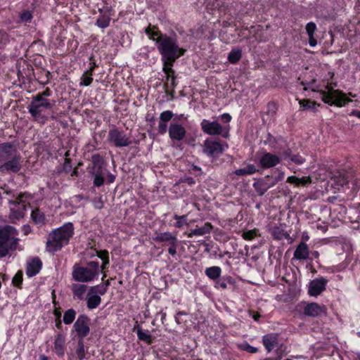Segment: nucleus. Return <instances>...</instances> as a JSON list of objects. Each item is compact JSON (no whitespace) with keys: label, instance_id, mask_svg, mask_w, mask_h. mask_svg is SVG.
I'll return each mask as SVG.
<instances>
[{"label":"nucleus","instance_id":"14","mask_svg":"<svg viewBox=\"0 0 360 360\" xmlns=\"http://www.w3.org/2000/svg\"><path fill=\"white\" fill-rule=\"evenodd\" d=\"M224 150V146L219 140L207 138L203 142L202 152L209 158H217Z\"/></svg>","mask_w":360,"mask_h":360},{"label":"nucleus","instance_id":"38","mask_svg":"<svg viewBox=\"0 0 360 360\" xmlns=\"http://www.w3.org/2000/svg\"><path fill=\"white\" fill-rule=\"evenodd\" d=\"M242 58V50L239 47L231 49L228 55V61L231 64H237Z\"/></svg>","mask_w":360,"mask_h":360},{"label":"nucleus","instance_id":"63","mask_svg":"<svg viewBox=\"0 0 360 360\" xmlns=\"http://www.w3.org/2000/svg\"><path fill=\"white\" fill-rule=\"evenodd\" d=\"M335 182L337 184L338 186L343 187L348 183V181L345 177H338L336 179H335Z\"/></svg>","mask_w":360,"mask_h":360},{"label":"nucleus","instance_id":"32","mask_svg":"<svg viewBox=\"0 0 360 360\" xmlns=\"http://www.w3.org/2000/svg\"><path fill=\"white\" fill-rule=\"evenodd\" d=\"M86 300V307L89 309H96L101 303V296L91 292L89 290L87 293Z\"/></svg>","mask_w":360,"mask_h":360},{"label":"nucleus","instance_id":"11","mask_svg":"<svg viewBox=\"0 0 360 360\" xmlns=\"http://www.w3.org/2000/svg\"><path fill=\"white\" fill-rule=\"evenodd\" d=\"M153 240L158 243H162V246L168 245V252L172 256L176 255L179 245L177 232H156Z\"/></svg>","mask_w":360,"mask_h":360},{"label":"nucleus","instance_id":"30","mask_svg":"<svg viewBox=\"0 0 360 360\" xmlns=\"http://www.w3.org/2000/svg\"><path fill=\"white\" fill-rule=\"evenodd\" d=\"M284 178V173L278 168L273 171L271 175H266L261 180H264L266 184H272V187L274 186L278 181H282Z\"/></svg>","mask_w":360,"mask_h":360},{"label":"nucleus","instance_id":"39","mask_svg":"<svg viewBox=\"0 0 360 360\" xmlns=\"http://www.w3.org/2000/svg\"><path fill=\"white\" fill-rule=\"evenodd\" d=\"M259 172L256 166L253 164H248L243 168H239L235 171L237 176L251 175Z\"/></svg>","mask_w":360,"mask_h":360},{"label":"nucleus","instance_id":"19","mask_svg":"<svg viewBox=\"0 0 360 360\" xmlns=\"http://www.w3.org/2000/svg\"><path fill=\"white\" fill-rule=\"evenodd\" d=\"M168 134L172 141H181L186 137V128L174 120L169 126Z\"/></svg>","mask_w":360,"mask_h":360},{"label":"nucleus","instance_id":"27","mask_svg":"<svg viewBox=\"0 0 360 360\" xmlns=\"http://www.w3.org/2000/svg\"><path fill=\"white\" fill-rule=\"evenodd\" d=\"M299 104L300 110H309L313 112H316L318 111V108L322 106L321 103L309 98L300 100Z\"/></svg>","mask_w":360,"mask_h":360},{"label":"nucleus","instance_id":"13","mask_svg":"<svg viewBox=\"0 0 360 360\" xmlns=\"http://www.w3.org/2000/svg\"><path fill=\"white\" fill-rule=\"evenodd\" d=\"M200 127L205 134L210 136L221 135L225 139L229 136V127H222L217 121L203 119L200 122Z\"/></svg>","mask_w":360,"mask_h":360},{"label":"nucleus","instance_id":"42","mask_svg":"<svg viewBox=\"0 0 360 360\" xmlns=\"http://www.w3.org/2000/svg\"><path fill=\"white\" fill-rule=\"evenodd\" d=\"M236 347L239 350L245 351L250 354H255L259 351L258 348L250 345L247 341L237 344Z\"/></svg>","mask_w":360,"mask_h":360},{"label":"nucleus","instance_id":"56","mask_svg":"<svg viewBox=\"0 0 360 360\" xmlns=\"http://www.w3.org/2000/svg\"><path fill=\"white\" fill-rule=\"evenodd\" d=\"M8 42H9L8 34L2 30H0V44L2 45H6Z\"/></svg>","mask_w":360,"mask_h":360},{"label":"nucleus","instance_id":"31","mask_svg":"<svg viewBox=\"0 0 360 360\" xmlns=\"http://www.w3.org/2000/svg\"><path fill=\"white\" fill-rule=\"evenodd\" d=\"M173 219L174 220V224H172V219H170L169 222V226L174 227L177 229H181L184 226H188V214L179 215L174 214L173 215Z\"/></svg>","mask_w":360,"mask_h":360},{"label":"nucleus","instance_id":"58","mask_svg":"<svg viewBox=\"0 0 360 360\" xmlns=\"http://www.w3.org/2000/svg\"><path fill=\"white\" fill-rule=\"evenodd\" d=\"M214 287L217 288L226 289L228 285L221 276L215 281Z\"/></svg>","mask_w":360,"mask_h":360},{"label":"nucleus","instance_id":"29","mask_svg":"<svg viewBox=\"0 0 360 360\" xmlns=\"http://www.w3.org/2000/svg\"><path fill=\"white\" fill-rule=\"evenodd\" d=\"M212 229V225L210 222H205L202 226H198L194 229L191 230L188 233V238H193L195 236H204L207 233H210Z\"/></svg>","mask_w":360,"mask_h":360},{"label":"nucleus","instance_id":"21","mask_svg":"<svg viewBox=\"0 0 360 360\" xmlns=\"http://www.w3.org/2000/svg\"><path fill=\"white\" fill-rule=\"evenodd\" d=\"M279 335L276 333L266 334L262 338V342L267 353L271 352L278 346Z\"/></svg>","mask_w":360,"mask_h":360},{"label":"nucleus","instance_id":"43","mask_svg":"<svg viewBox=\"0 0 360 360\" xmlns=\"http://www.w3.org/2000/svg\"><path fill=\"white\" fill-rule=\"evenodd\" d=\"M96 252V255L102 260V264L110 265L109 252L107 250H94Z\"/></svg>","mask_w":360,"mask_h":360},{"label":"nucleus","instance_id":"26","mask_svg":"<svg viewBox=\"0 0 360 360\" xmlns=\"http://www.w3.org/2000/svg\"><path fill=\"white\" fill-rule=\"evenodd\" d=\"M309 257V248L307 243L300 242L297 246L292 259L307 260Z\"/></svg>","mask_w":360,"mask_h":360},{"label":"nucleus","instance_id":"17","mask_svg":"<svg viewBox=\"0 0 360 360\" xmlns=\"http://www.w3.org/2000/svg\"><path fill=\"white\" fill-rule=\"evenodd\" d=\"M328 280L324 277L311 280L308 285V294L311 297H317L326 290Z\"/></svg>","mask_w":360,"mask_h":360},{"label":"nucleus","instance_id":"24","mask_svg":"<svg viewBox=\"0 0 360 360\" xmlns=\"http://www.w3.org/2000/svg\"><path fill=\"white\" fill-rule=\"evenodd\" d=\"M42 267L41 259L36 257L30 262H27L26 267V274L29 278L33 277L39 273Z\"/></svg>","mask_w":360,"mask_h":360},{"label":"nucleus","instance_id":"23","mask_svg":"<svg viewBox=\"0 0 360 360\" xmlns=\"http://www.w3.org/2000/svg\"><path fill=\"white\" fill-rule=\"evenodd\" d=\"M174 112L171 110H165L160 115L158 122V134L160 135L165 134L167 131L169 127L167 123L173 118Z\"/></svg>","mask_w":360,"mask_h":360},{"label":"nucleus","instance_id":"59","mask_svg":"<svg viewBox=\"0 0 360 360\" xmlns=\"http://www.w3.org/2000/svg\"><path fill=\"white\" fill-rule=\"evenodd\" d=\"M249 316L253 319L256 322H259L261 318V315L259 312L255 311L252 309L248 311Z\"/></svg>","mask_w":360,"mask_h":360},{"label":"nucleus","instance_id":"51","mask_svg":"<svg viewBox=\"0 0 360 360\" xmlns=\"http://www.w3.org/2000/svg\"><path fill=\"white\" fill-rule=\"evenodd\" d=\"M68 152H66L65 162L63 166V171L67 174L70 173L72 169V161L70 158H68Z\"/></svg>","mask_w":360,"mask_h":360},{"label":"nucleus","instance_id":"7","mask_svg":"<svg viewBox=\"0 0 360 360\" xmlns=\"http://www.w3.org/2000/svg\"><path fill=\"white\" fill-rule=\"evenodd\" d=\"M91 162L87 167V172L93 181L94 186L99 188L105 182V174H108L106 163L99 153L92 155Z\"/></svg>","mask_w":360,"mask_h":360},{"label":"nucleus","instance_id":"25","mask_svg":"<svg viewBox=\"0 0 360 360\" xmlns=\"http://www.w3.org/2000/svg\"><path fill=\"white\" fill-rule=\"evenodd\" d=\"M65 337L63 333H58L54 340L53 350L58 357H63L65 351Z\"/></svg>","mask_w":360,"mask_h":360},{"label":"nucleus","instance_id":"46","mask_svg":"<svg viewBox=\"0 0 360 360\" xmlns=\"http://www.w3.org/2000/svg\"><path fill=\"white\" fill-rule=\"evenodd\" d=\"M271 235L276 240H282L287 237L288 233L279 227L275 226L271 230Z\"/></svg>","mask_w":360,"mask_h":360},{"label":"nucleus","instance_id":"61","mask_svg":"<svg viewBox=\"0 0 360 360\" xmlns=\"http://www.w3.org/2000/svg\"><path fill=\"white\" fill-rule=\"evenodd\" d=\"M183 315H186V312L184 311H179L178 312H176V314H175L174 316V319H175V321L176 323L178 324V325H180L184 321L181 319V318L180 317L181 316H183Z\"/></svg>","mask_w":360,"mask_h":360},{"label":"nucleus","instance_id":"44","mask_svg":"<svg viewBox=\"0 0 360 360\" xmlns=\"http://www.w3.org/2000/svg\"><path fill=\"white\" fill-rule=\"evenodd\" d=\"M75 353L79 360H84L85 358L84 340H77Z\"/></svg>","mask_w":360,"mask_h":360},{"label":"nucleus","instance_id":"62","mask_svg":"<svg viewBox=\"0 0 360 360\" xmlns=\"http://www.w3.org/2000/svg\"><path fill=\"white\" fill-rule=\"evenodd\" d=\"M115 180V176L108 169V174H105V182L107 184H112Z\"/></svg>","mask_w":360,"mask_h":360},{"label":"nucleus","instance_id":"60","mask_svg":"<svg viewBox=\"0 0 360 360\" xmlns=\"http://www.w3.org/2000/svg\"><path fill=\"white\" fill-rule=\"evenodd\" d=\"M109 265L104 266V264H102L101 266L99 265V271L101 270L103 276H102V281H104V278L107 277V273L108 271Z\"/></svg>","mask_w":360,"mask_h":360},{"label":"nucleus","instance_id":"15","mask_svg":"<svg viewBox=\"0 0 360 360\" xmlns=\"http://www.w3.org/2000/svg\"><path fill=\"white\" fill-rule=\"evenodd\" d=\"M108 141L117 148L126 147L131 143L130 138L127 136L124 131L117 128L109 131Z\"/></svg>","mask_w":360,"mask_h":360},{"label":"nucleus","instance_id":"64","mask_svg":"<svg viewBox=\"0 0 360 360\" xmlns=\"http://www.w3.org/2000/svg\"><path fill=\"white\" fill-rule=\"evenodd\" d=\"M220 118L224 123H229L232 119L229 113H224L221 115Z\"/></svg>","mask_w":360,"mask_h":360},{"label":"nucleus","instance_id":"40","mask_svg":"<svg viewBox=\"0 0 360 360\" xmlns=\"http://www.w3.org/2000/svg\"><path fill=\"white\" fill-rule=\"evenodd\" d=\"M77 312L73 308H70L65 311L63 316V321L65 325L72 324L75 318H76Z\"/></svg>","mask_w":360,"mask_h":360},{"label":"nucleus","instance_id":"4","mask_svg":"<svg viewBox=\"0 0 360 360\" xmlns=\"http://www.w3.org/2000/svg\"><path fill=\"white\" fill-rule=\"evenodd\" d=\"M75 233V227L72 222H66L61 226L53 229L47 236L46 248L49 252L60 251L68 245Z\"/></svg>","mask_w":360,"mask_h":360},{"label":"nucleus","instance_id":"18","mask_svg":"<svg viewBox=\"0 0 360 360\" xmlns=\"http://www.w3.org/2000/svg\"><path fill=\"white\" fill-rule=\"evenodd\" d=\"M281 163V158L276 154L265 152L259 159L258 165L262 169H267L276 167Z\"/></svg>","mask_w":360,"mask_h":360},{"label":"nucleus","instance_id":"28","mask_svg":"<svg viewBox=\"0 0 360 360\" xmlns=\"http://www.w3.org/2000/svg\"><path fill=\"white\" fill-rule=\"evenodd\" d=\"M32 223L38 227L44 226L46 223V218L44 213L39 209H34L30 214Z\"/></svg>","mask_w":360,"mask_h":360},{"label":"nucleus","instance_id":"22","mask_svg":"<svg viewBox=\"0 0 360 360\" xmlns=\"http://www.w3.org/2000/svg\"><path fill=\"white\" fill-rule=\"evenodd\" d=\"M133 331L136 333L139 341H142L148 345H152L155 339V338L150 334L148 330L143 329L137 322L134 326Z\"/></svg>","mask_w":360,"mask_h":360},{"label":"nucleus","instance_id":"48","mask_svg":"<svg viewBox=\"0 0 360 360\" xmlns=\"http://www.w3.org/2000/svg\"><path fill=\"white\" fill-rule=\"evenodd\" d=\"M89 290L91 292H93L96 295H98L99 296L104 295L108 291V290L102 284L91 286Z\"/></svg>","mask_w":360,"mask_h":360},{"label":"nucleus","instance_id":"5","mask_svg":"<svg viewBox=\"0 0 360 360\" xmlns=\"http://www.w3.org/2000/svg\"><path fill=\"white\" fill-rule=\"evenodd\" d=\"M187 52L186 49H184L179 51L172 53V55L166 56V58H161L162 63V71L166 75L164 88L167 94L173 97L175 94V88L178 82H176V76L175 70L172 68L175 62L181 56H184Z\"/></svg>","mask_w":360,"mask_h":360},{"label":"nucleus","instance_id":"6","mask_svg":"<svg viewBox=\"0 0 360 360\" xmlns=\"http://www.w3.org/2000/svg\"><path fill=\"white\" fill-rule=\"evenodd\" d=\"M336 83H328L325 85L324 89L316 86L312 89L313 91L318 92L321 96V101L330 106L334 105L342 108L352 102V100L347 97V94L340 89H335Z\"/></svg>","mask_w":360,"mask_h":360},{"label":"nucleus","instance_id":"57","mask_svg":"<svg viewBox=\"0 0 360 360\" xmlns=\"http://www.w3.org/2000/svg\"><path fill=\"white\" fill-rule=\"evenodd\" d=\"M257 232V231L255 229L246 231L243 235V238L245 240H252L253 238H255L256 237Z\"/></svg>","mask_w":360,"mask_h":360},{"label":"nucleus","instance_id":"2","mask_svg":"<svg viewBox=\"0 0 360 360\" xmlns=\"http://www.w3.org/2000/svg\"><path fill=\"white\" fill-rule=\"evenodd\" d=\"M145 33L148 37L155 42L157 49L161 58H166V56L184 49L179 44L177 34L172 32L170 35L163 34L156 25L149 24L145 28Z\"/></svg>","mask_w":360,"mask_h":360},{"label":"nucleus","instance_id":"45","mask_svg":"<svg viewBox=\"0 0 360 360\" xmlns=\"http://www.w3.org/2000/svg\"><path fill=\"white\" fill-rule=\"evenodd\" d=\"M23 281V272L22 270H18L12 279V284L19 288L22 289Z\"/></svg>","mask_w":360,"mask_h":360},{"label":"nucleus","instance_id":"9","mask_svg":"<svg viewBox=\"0 0 360 360\" xmlns=\"http://www.w3.org/2000/svg\"><path fill=\"white\" fill-rule=\"evenodd\" d=\"M99 274V262L90 261L86 266L75 264L72 267V279L79 283H89L94 281Z\"/></svg>","mask_w":360,"mask_h":360},{"label":"nucleus","instance_id":"53","mask_svg":"<svg viewBox=\"0 0 360 360\" xmlns=\"http://www.w3.org/2000/svg\"><path fill=\"white\" fill-rule=\"evenodd\" d=\"M44 76L42 77H39L38 79H37V81L39 82V84H42V85H46L47 84H49V80L51 79V73L49 71H44Z\"/></svg>","mask_w":360,"mask_h":360},{"label":"nucleus","instance_id":"50","mask_svg":"<svg viewBox=\"0 0 360 360\" xmlns=\"http://www.w3.org/2000/svg\"><path fill=\"white\" fill-rule=\"evenodd\" d=\"M33 18V15L31 11L25 10L20 15V19L22 22H30Z\"/></svg>","mask_w":360,"mask_h":360},{"label":"nucleus","instance_id":"35","mask_svg":"<svg viewBox=\"0 0 360 360\" xmlns=\"http://www.w3.org/2000/svg\"><path fill=\"white\" fill-rule=\"evenodd\" d=\"M286 182L290 184H293L296 187H300L304 186L311 184V179L310 176H302L299 178L296 176H290L288 177Z\"/></svg>","mask_w":360,"mask_h":360},{"label":"nucleus","instance_id":"49","mask_svg":"<svg viewBox=\"0 0 360 360\" xmlns=\"http://www.w3.org/2000/svg\"><path fill=\"white\" fill-rule=\"evenodd\" d=\"M278 110V105L276 102L270 101L266 105V112L268 115L274 116Z\"/></svg>","mask_w":360,"mask_h":360},{"label":"nucleus","instance_id":"20","mask_svg":"<svg viewBox=\"0 0 360 360\" xmlns=\"http://www.w3.org/2000/svg\"><path fill=\"white\" fill-rule=\"evenodd\" d=\"M302 313L309 317H316L326 312V307L316 302H302Z\"/></svg>","mask_w":360,"mask_h":360},{"label":"nucleus","instance_id":"36","mask_svg":"<svg viewBox=\"0 0 360 360\" xmlns=\"http://www.w3.org/2000/svg\"><path fill=\"white\" fill-rule=\"evenodd\" d=\"M253 187L257 194L260 196L263 195L270 188L272 187V184H266L264 180L258 179L253 184Z\"/></svg>","mask_w":360,"mask_h":360},{"label":"nucleus","instance_id":"55","mask_svg":"<svg viewBox=\"0 0 360 360\" xmlns=\"http://www.w3.org/2000/svg\"><path fill=\"white\" fill-rule=\"evenodd\" d=\"M305 29L308 36L314 35V32L316 30V25L314 22H309L306 25Z\"/></svg>","mask_w":360,"mask_h":360},{"label":"nucleus","instance_id":"34","mask_svg":"<svg viewBox=\"0 0 360 360\" xmlns=\"http://www.w3.org/2000/svg\"><path fill=\"white\" fill-rule=\"evenodd\" d=\"M100 15L98 17L95 25L100 28L105 29L110 25L111 20L110 15L106 13H103L102 8L98 9Z\"/></svg>","mask_w":360,"mask_h":360},{"label":"nucleus","instance_id":"37","mask_svg":"<svg viewBox=\"0 0 360 360\" xmlns=\"http://www.w3.org/2000/svg\"><path fill=\"white\" fill-rule=\"evenodd\" d=\"M221 274V269L218 266L207 267L205 270V274L210 279L217 281Z\"/></svg>","mask_w":360,"mask_h":360},{"label":"nucleus","instance_id":"3","mask_svg":"<svg viewBox=\"0 0 360 360\" xmlns=\"http://www.w3.org/2000/svg\"><path fill=\"white\" fill-rule=\"evenodd\" d=\"M0 172L18 173L22 169V156L11 142L0 143Z\"/></svg>","mask_w":360,"mask_h":360},{"label":"nucleus","instance_id":"47","mask_svg":"<svg viewBox=\"0 0 360 360\" xmlns=\"http://www.w3.org/2000/svg\"><path fill=\"white\" fill-rule=\"evenodd\" d=\"M277 143V139L270 132H268L264 141V144L268 145L271 149H276Z\"/></svg>","mask_w":360,"mask_h":360},{"label":"nucleus","instance_id":"8","mask_svg":"<svg viewBox=\"0 0 360 360\" xmlns=\"http://www.w3.org/2000/svg\"><path fill=\"white\" fill-rule=\"evenodd\" d=\"M18 235V230L11 225L0 227V257H6L9 251L17 249L19 243Z\"/></svg>","mask_w":360,"mask_h":360},{"label":"nucleus","instance_id":"10","mask_svg":"<svg viewBox=\"0 0 360 360\" xmlns=\"http://www.w3.org/2000/svg\"><path fill=\"white\" fill-rule=\"evenodd\" d=\"M27 194L26 193H20L14 200H8L10 206L9 219L11 222L15 220H20L25 216V212L30 203L27 201Z\"/></svg>","mask_w":360,"mask_h":360},{"label":"nucleus","instance_id":"12","mask_svg":"<svg viewBox=\"0 0 360 360\" xmlns=\"http://www.w3.org/2000/svg\"><path fill=\"white\" fill-rule=\"evenodd\" d=\"M91 319L85 314H79L74 322L71 335L75 333L77 340H84L90 333Z\"/></svg>","mask_w":360,"mask_h":360},{"label":"nucleus","instance_id":"16","mask_svg":"<svg viewBox=\"0 0 360 360\" xmlns=\"http://www.w3.org/2000/svg\"><path fill=\"white\" fill-rule=\"evenodd\" d=\"M18 77L23 84L30 83L34 76V68L27 61L22 60L17 63Z\"/></svg>","mask_w":360,"mask_h":360},{"label":"nucleus","instance_id":"33","mask_svg":"<svg viewBox=\"0 0 360 360\" xmlns=\"http://www.w3.org/2000/svg\"><path fill=\"white\" fill-rule=\"evenodd\" d=\"M87 288V285L84 284L73 283L72 285V291L74 299L84 300Z\"/></svg>","mask_w":360,"mask_h":360},{"label":"nucleus","instance_id":"1","mask_svg":"<svg viewBox=\"0 0 360 360\" xmlns=\"http://www.w3.org/2000/svg\"><path fill=\"white\" fill-rule=\"evenodd\" d=\"M52 95L53 91L49 87H46L42 91H39L32 96L27 105V110L33 122L44 125L49 120L56 119L53 111L56 101L49 98Z\"/></svg>","mask_w":360,"mask_h":360},{"label":"nucleus","instance_id":"52","mask_svg":"<svg viewBox=\"0 0 360 360\" xmlns=\"http://www.w3.org/2000/svg\"><path fill=\"white\" fill-rule=\"evenodd\" d=\"M290 161L297 165H301L305 162V158L299 154H293L290 156Z\"/></svg>","mask_w":360,"mask_h":360},{"label":"nucleus","instance_id":"54","mask_svg":"<svg viewBox=\"0 0 360 360\" xmlns=\"http://www.w3.org/2000/svg\"><path fill=\"white\" fill-rule=\"evenodd\" d=\"M93 80H94L93 77L86 76L83 74L81 77V81L79 83V86H88L91 84V83L93 82Z\"/></svg>","mask_w":360,"mask_h":360},{"label":"nucleus","instance_id":"41","mask_svg":"<svg viewBox=\"0 0 360 360\" xmlns=\"http://www.w3.org/2000/svg\"><path fill=\"white\" fill-rule=\"evenodd\" d=\"M243 30H248L250 34H251L252 37L255 38L256 39H259L263 32V26L261 25H255L250 26V28L248 27H244L243 26Z\"/></svg>","mask_w":360,"mask_h":360}]
</instances>
